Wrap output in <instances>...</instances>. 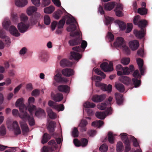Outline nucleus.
<instances>
[{"label": "nucleus", "mask_w": 152, "mask_h": 152, "mask_svg": "<svg viewBox=\"0 0 152 152\" xmlns=\"http://www.w3.org/2000/svg\"><path fill=\"white\" fill-rule=\"evenodd\" d=\"M87 45V42L85 40H82L81 43L80 47L76 46L73 47L72 50L74 51L70 52V58L71 59H74L75 60H78L81 58V55L78 53L82 51H83Z\"/></svg>", "instance_id": "1"}, {"label": "nucleus", "mask_w": 152, "mask_h": 152, "mask_svg": "<svg viewBox=\"0 0 152 152\" xmlns=\"http://www.w3.org/2000/svg\"><path fill=\"white\" fill-rule=\"evenodd\" d=\"M66 23L67 25L70 24L69 26L67 27V30L68 31L71 32L70 33V36L72 37L77 36L78 37H77L80 38V34L79 32H73L77 28L76 24L77 23L75 19L73 17L72 18L69 17L66 20Z\"/></svg>", "instance_id": "2"}, {"label": "nucleus", "mask_w": 152, "mask_h": 152, "mask_svg": "<svg viewBox=\"0 0 152 152\" xmlns=\"http://www.w3.org/2000/svg\"><path fill=\"white\" fill-rule=\"evenodd\" d=\"M140 17L139 15L135 16L133 19V23L134 25H138L141 29V28L145 27L148 24V22L145 20H140Z\"/></svg>", "instance_id": "3"}, {"label": "nucleus", "mask_w": 152, "mask_h": 152, "mask_svg": "<svg viewBox=\"0 0 152 152\" xmlns=\"http://www.w3.org/2000/svg\"><path fill=\"white\" fill-rule=\"evenodd\" d=\"M23 99L22 98H21L18 99L16 101L15 103V106L17 107H18L21 113L20 114L19 116L20 117V116L23 114L28 113L26 112V109L25 110V105L23 102Z\"/></svg>", "instance_id": "4"}, {"label": "nucleus", "mask_w": 152, "mask_h": 152, "mask_svg": "<svg viewBox=\"0 0 152 152\" xmlns=\"http://www.w3.org/2000/svg\"><path fill=\"white\" fill-rule=\"evenodd\" d=\"M35 99L33 97L31 96L29 97L28 99V105L26 107V110H28L31 115H32L36 109V107L34 105L31 104L34 102Z\"/></svg>", "instance_id": "5"}, {"label": "nucleus", "mask_w": 152, "mask_h": 152, "mask_svg": "<svg viewBox=\"0 0 152 152\" xmlns=\"http://www.w3.org/2000/svg\"><path fill=\"white\" fill-rule=\"evenodd\" d=\"M112 109L111 107L107 108L105 112H96L95 115L96 117L101 119H104L105 116L112 113Z\"/></svg>", "instance_id": "6"}, {"label": "nucleus", "mask_w": 152, "mask_h": 152, "mask_svg": "<svg viewBox=\"0 0 152 152\" xmlns=\"http://www.w3.org/2000/svg\"><path fill=\"white\" fill-rule=\"evenodd\" d=\"M20 118L25 120H28L29 125L31 126L35 124V121L33 116H30L28 114L25 113L21 115Z\"/></svg>", "instance_id": "7"}, {"label": "nucleus", "mask_w": 152, "mask_h": 152, "mask_svg": "<svg viewBox=\"0 0 152 152\" xmlns=\"http://www.w3.org/2000/svg\"><path fill=\"white\" fill-rule=\"evenodd\" d=\"M100 67L104 72H111L113 70V64L111 62L109 64L107 62H103L100 65Z\"/></svg>", "instance_id": "8"}, {"label": "nucleus", "mask_w": 152, "mask_h": 152, "mask_svg": "<svg viewBox=\"0 0 152 152\" xmlns=\"http://www.w3.org/2000/svg\"><path fill=\"white\" fill-rule=\"evenodd\" d=\"M73 142L75 145L77 147L82 146L85 147L88 144V140L85 138H82L80 140H78L77 139H75L73 140Z\"/></svg>", "instance_id": "9"}, {"label": "nucleus", "mask_w": 152, "mask_h": 152, "mask_svg": "<svg viewBox=\"0 0 152 152\" xmlns=\"http://www.w3.org/2000/svg\"><path fill=\"white\" fill-rule=\"evenodd\" d=\"M29 26L30 25L29 23H27L25 24L22 22L18 23L17 27L20 32L23 33L28 30Z\"/></svg>", "instance_id": "10"}, {"label": "nucleus", "mask_w": 152, "mask_h": 152, "mask_svg": "<svg viewBox=\"0 0 152 152\" xmlns=\"http://www.w3.org/2000/svg\"><path fill=\"white\" fill-rule=\"evenodd\" d=\"M48 104L52 108L58 111H62L64 109V106L63 104H60L56 105L55 103L52 101H49L48 102Z\"/></svg>", "instance_id": "11"}, {"label": "nucleus", "mask_w": 152, "mask_h": 152, "mask_svg": "<svg viewBox=\"0 0 152 152\" xmlns=\"http://www.w3.org/2000/svg\"><path fill=\"white\" fill-rule=\"evenodd\" d=\"M126 45V42L124 38L120 37H118L116 42L114 43V45L115 46L121 48L124 47Z\"/></svg>", "instance_id": "12"}, {"label": "nucleus", "mask_w": 152, "mask_h": 152, "mask_svg": "<svg viewBox=\"0 0 152 152\" xmlns=\"http://www.w3.org/2000/svg\"><path fill=\"white\" fill-rule=\"evenodd\" d=\"M12 125L14 134L15 135H18L20 134L21 133V131L17 122L16 121H14Z\"/></svg>", "instance_id": "13"}, {"label": "nucleus", "mask_w": 152, "mask_h": 152, "mask_svg": "<svg viewBox=\"0 0 152 152\" xmlns=\"http://www.w3.org/2000/svg\"><path fill=\"white\" fill-rule=\"evenodd\" d=\"M61 73L63 75L66 77H69L74 75V71L73 69L66 68L62 69Z\"/></svg>", "instance_id": "14"}, {"label": "nucleus", "mask_w": 152, "mask_h": 152, "mask_svg": "<svg viewBox=\"0 0 152 152\" xmlns=\"http://www.w3.org/2000/svg\"><path fill=\"white\" fill-rule=\"evenodd\" d=\"M106 96V95L104 94L100 95H95L93 96L92 100L95 102H100L105 98Z\"/></svg>", "instance_id": "15"}, {"label": "nucleus", "mask_w": 152, "mask_h": 152, "mask_svg": "<svg viewBox=\"0 0 152 152\" xmlns=\"http://www.w3.org/2000/svg\"><path fill=\"white\" fill-rule=\"evenodd\" d=\"M137 62L139 66L141 75H143L145 68L143 67V60L140 58H138L137 59Z\"/></svg>", "instance_id": "16"}, {"label": "nucleus", "mask_w": 152, "mask_h": 152, "mask_svg": "<svg viewBox=\"0 0 152 152\" xmlns=\"http://www.w3.org/2000/svg\"><path fill=\"white\" fill-rule=\"evenodd\" d=\"M20 124L23 134H25L29 132V128L26 122L21 121L20 122Z\"/></svg>", "instance_id": "17"}, {"label": "nucleus", "mask_w": 152, "mask_h": 152, "mask_svg": "<svg viewBox=\"0 0 152 152\" xmlns=\"http://www.w3.org/2000/svg\"><path fill=\"white\" fill-rule=\"evenodd\" d=\"M123 9V6L121 4H118L117 5L114 10L115 12L116 16L118 17H121L123 15L122 12Z\"/></svg>", "instance_id": "18"}, {"label": "nucleus", "mask_w": 152, "mask_h": 152, "mask_svg": "<svg viewBox=\"0 0 152 152\" xmlns=\"http://www.w3.org/2000/svg\"><path fill=\"white\" fill-rule=\"evenodd\" d=\"M60 66L63 67H71L73 64V63L66 59H62L60 62Z\"/></svg>", "instance_id": "19"}, {"label": "nucleus", "mask_w": 152, "mask_h": 152, "mask_svg": "<svg viewBox=\"0 0 152 152\" xmlns=\"http://www.w3.org/2000/svg\"><path fill=\"white\" fill-rule=\"evenodd\" d=\"M58 89L60 91L68 93L69 92L70 88L67 85H61L58 86Z\"/></svg>", "instance_id": "20"}, {"label": "nucleus", "mask_w": 152, "mask_h": 152, "mask_svg": "<svg viewBox=\"0 0 152 152\" xmlns=\"http://www.w3.org/2000/svg\"><path fill=\"white\" fill-rule=\"evenodd\" d=\"M115 96L117 104L118 105L122 104L124 100L122 94L116 93L115 94Z\"/></svg>", "instance_id": "21"}, {"label": "nucleus", "mask_w": 152, "mask_h": 152, "mask_svg": "<svg viewBox=\"0 0 152 152\" xmlns=\"http://www.w3.org/2000/svg\"><path fill=\"white\" fill-rule=\"evenodd\" d=\"M130 48L132 50H136L139 46V43L136 40L132 41L130 42L129 44Z\"/></svg>", "instance_id": "22"}, {"label": "nucleus", "mask_w": 152, "mask_h": 152, "mask_svg": "<svg viewBox=\"0 0 152 152\" xmlns=\"http://www.w3.org/2000/svg\"><path fill=\"white\" fill-rule=\"evenodd\" d=\"M81 41V39L79 37H77L71 39L69 41V43L71 46H74L79 45Z\"/></svg>", "instance_id": "23"}, {"label": "nucleus", "mask_w": 152, "mask_h": 152, "mask_svg": "<svg viewBox=\"0 0 152 152\" xmlns=\"http://www.w3.org/2000/svg\"><path fill=\"white\" fill-rule=\"evenodd\" d=\"M54 78L57 82L66 83L68 81L67 80L66 78L61 77L60 75L58 74H57L54 77Z\"/></svg>", "instance_id": "24"}, {"label": "nucleus", "mask_w": 152, "mask_h": 152, "mask_svg": "<svg viewBox=\"0 0 152 152\" xmlns=\"http://www.w3.org/2000/svg\"><path fill=\"white\" fill-rule=\"evenodd\" d=\"M134 33L136 36L140 39L142 38L145 35L144 30L143 28H141V30L139 31L134 30Z\"/></svg>", "instance_id": "25"}, {"label": "nucleus", "mask_w": 152, "mask_h": 152, "mask_svg": "<svg viewBox=\"0 0 152 152\" xmlns=\"http://www.w3.org/2000/svg\"><path fill=\"white\" fill-rule=\"evenodd\" d=\"M88 124L87 121L84 119H82L79 125V127L80 128V131L82 132H86L87 130L86 126Z\"/></svg>", "instance_id": "26"}, {"label": "nucleus", "mask_w": 152, "mask_h": 152, "mask_svg": "<svg viewBox=\"0 0 152 152\" xmlns=\"http://www.w3.org/2000/svg\"><path fill=\"white\" fill-rule=\"evenodd\" d=\"M115 3L114 2H110L104 4V9L107 11H110L114 7Z\"/></svg>", "instance_id": "27"}, {"label": "nucleus", "mask_w": 152, "mask_h": 152, "mask_svg": "<svg viewBox=\"0 0 152 152\" xmlns=\"http://www.w3.org/2000/svg\"><path fill=\"white\" fill-rule=\"evenodd\" d=\"M9 31L11 34L15 37H18L20 34L18 32L16 27L13 26H11L9 28Z\"/></svg>", "instance_id": "28"}, {"label": "nucleus", "mask_w": 152, "mask_h": 152, "mask_svg": "<svg viewBox=\"0 0 152 152\" xmlns=\"http://www.w3.org/2000/svg\"><path fill=\"white\" fill-rule=\"evenodd\" d=\"M35 115L38 118L41 117L42 116H45V113L44 110L40 108H39L38 109H35Z\"/></svg>", "instance_id": "29"}, {"label": "nucleus", "mask_w": 152, "mask_h": 152, "mask_svg": "<svg viewBox=\"0 0 152 152\" xmlns=\"http://www.w3.org/2000/svg\"><path fill=\"white\" fill-rule=\"evenodd\" d=\"M28 3L27 0H15V4L19 7H23Z\"/></svg>", "instance_id": "30"}, {"label": "nucleus", "mask_w": 152, "mask_h": 152, "mask_svg": "<svg viewBox=\"0 0 152 152\" xmlns=\"http://www.w3.org/2000/svg\"><path fill=\"white\" fill-rule=\"evenodd\" d=\"M119 80L121 82L126 85L129 84L131 82V79L126 76L121 77L119 78Z\"/></svg>", "instance_id": "31"}, {"label": "nucleus", "mask_w": 152, "mask_h": 152, "mask_svg": "<svg viewBox=\"0 0 152 152\" xmlns=\"http://www.w3.org/2000/svg\"><path fill=\"white\" fill-rule=\"evenodd\" d=\"M56 126V123L54 121H50L48 124V129L50 133H53L54 131V128Z\"/></svg>", "instance_id": "32"}, {"label": "nucleus", "mask_w": 152, "mask_h": 152, "mask_svg": "<svg viewBox=\"0 0 152 152\" xmlns=\"http://www.w3.org/2000/svg\"><path fill=\"white\" fill-rule=\"evenodd\" d=\"M63 98V94L60 93H58L54 95L53 97V99L56 102L61 101Z\"/></svg>", "instance_id": "33"}, {"label": "nucleus", "mask_w": 152, "mask_h": 152, "mask_svg": "<svg viewBox=\"0 0 152 152\" xmlns=\"http://www.w3.org/2000/svg\"><path fill=\"white\" fill-rule=\"evenodd\" d=\"M55 149L52 146H44L41 149L42 152H52Z\"/></svg>", "instance_id": "34"}, {"label": "nucleus", "mask_w": 152, "mask_h": 152, "mask_svg": "<svg viewBox=\"0 0 152 152\" xmlns=\"http://www.w3.org/2000/svg\"><path fill=\"white\" fill-rule=\"evenodd\" d=\"M51 136L47 133H45L42 136V143L44 144L47 142L51 138Z\"/></svg>", "instance_id": "35"}, {"label": "nucleus", "mask_w": 152, "mask_h": 152, "mask_svg": "<svg viewBox=\"0 0 152 152\" xmlns=\"http://www.w3.org/2000/svg\"><path fill=\"white\" fill-rule=\"evenodd\" d=\"M115 22L119 26L120 30H124L126 28V25L124 22L119 20H117L115 21Z\"/></svg>", "instance_id": "36"}, {"label": "nucleus", "mask_w": 152, "mask_h": 152, "mask_svg": "<svg viewBox=\"0 0 152 152\" xmlns=\"http://www.w3.org/2000/svg\"><path fill=\"white\" fill-rule=\"evenodd\" d=\"M67 16H64L59 22L58 24V28H61L63 27L64 26L65 24L66 17Z\"/></svg>", "instance_id": "37"}, {"label": "nucleus", "mask_w": 152, "mask_h": 152, "mask_svg": "<svg viewBox=\"0 0 152 152\" xmlns=\"http://www.w3.org/2000/svg\"><path fill=\"white\" fill-rule=\"evenodd\" d=\"M120 135H121V138L124 143H128V142H130L127 134L123 133L121 134Z\"/></svg>", "instance_id": "38"}, {"label": "nucleus", "mask_w": 152, "mask_h": 152, "mask_svg": "<svg viewBox=\"0 0 152 152\" xmlns=\"http://www.w3.org/2000/svg\"><path fill=\"white\" fill-rule=\"evenodd\" d=\"M54 7L52 6L46 7L44 9V12L46 13L50 14L52 13L54 10Z\"/></svg>", "instance_id": "39"}, {"label": "nucleus", "mask_w": 152, "mask_h": 152, "mask_svg": "<svg viewBox=\"0 0 152 152\" xmlns=\"http://www.w3.org/2000/svg\"><path fill=\"white\" fill-rule=\"evenodd\" d=\"M83 105L86 108H93L96 106V104L94 103L88 101L84 103Z\"/></svg>", "instance_id": "40"}, {"label": "nucleus", "mask_w": 152, "mask_h": 152, "mask_svg": "<svg viewBox=\"0 0 152 152\" xmlns=\"http://www.w3.org/2000/svg\"><path fill=\"white\" fill-rule=\"evenodd\" d=\"M37 10V8L33 6L28 8L27 9V14L29 15H31L34 12Z\"/></svg>", "instance_id": "41"}, {"label": "nucleus", "mask_w": 152, "mask_h": 152, "mask_svg": "<svg viewBox=\"0 0 152 152\" xmlns=\"http://www.w3.org/2000/svg\"><path fill=\"white\" fill-rule=\"evenodd\" d=\"M115 87L116 89L120 92H123L125 90L124 86L121 83H117L115 84Z\"/></svg>", "instance_id": "42"}, {"label": "nucleus", "mask_w": 152, "mask_h": 152, "mask_svg": "<svg viewBox=\"0 0 152 152\" xmlns=\"http://www.w3.org/2000/svg\"><path fill=\"white\" fill-rule=\"evenodd\" d=\"M108 139L109 142L111 144L114 143V137L112 132H109L107 134Z\"/></svg>", "instance_id": "43"}, {"label": "nucleus", "mask_w": 152, "mask_h": 152, "mask_svg": "<svg viewBox=\"0 0 152 152\" xmlns=\"http://www.w3.org/2000/svg\"><path fill=\"white\" fill-rule=\"evenodd\" d=\"M124 149V145L121 142L119 141L117 144V152H121Z\"/></svg>", "instance_id": "44"}, {"label": "nucleus", "mask_w": 152, "mask_h": 152, "mask_svg": "<svg viewBox=\"0 0 152 152\" xmlns=\"http://www.w3.org/2000/svg\"><path fill=\"white\" fill-rule=\"evenodd\" d=\"M116 69L117 71V75L120 76L122 75V72L123 67L121 65L118 64L116 66Z\"/></svg>", "instance_id": "45"}, {"label": "nucleus", "mask_w": 152, "mask_h": 152, "mask_svg": "<svg viewBox=\"0 0 152 152\" xmlns=\"http://www.w3.org/2000/svg\"><path fill=\"white\" fill-rule=\"evenodd\" d=\"M103 124V121L101 120L96 121L93 122L92 123V125L93 126L100 127Z\"/></svg>", "instance_id": "46"}, {"label": "nucleus", "mask_w": 152, "mask_h": 152, "mask_svg": "<svg viewBox=\"0 0 152 152\" xmlns=\"http://www.w3.org/2000/svg\"><path fill=\"white\" fill-rule=\"evenodd\" d=\"M47 112L49 117L52 119H54L56 117V114L53 112L51 109H48L47 110Z\"/></svg>", "instance_id": "47"}, {"label": "nucleus", "mask_w": 152, "mask_h": 152, "mask_svg": "<svg viewBox=\"0 0 152 152\" xmlns=\"http://www.w3.org/2000/svg\"><path fill=\"white\" fill-rule=\"evenodd\" d=\"M112 86L110 84L108 85V86L107 85L104 84L103 85L102 90L104 91H107L108 93L112 91Z\"/></svg>", "instance_id": "48"}, {"label": "nucleus", "mask_w": 152, "mask_h": 152, "mask_svg": "<svg viewBox=\"0 0 152 152\" xmlns=\"http://www.w3.org/2000/svg\"><path fill=\"white\" fill-rule=\"evenodd\" d=\"M63 12L60 10H58L56 12L54 13V17L55 19H58L61 17Z\"/></svg>", "instance_id": "49"}, {"label": "nucleus", "mask_w": 152, "mask_h": 152, "mask_svg": "<svg viewBox=\"0 0 152 152\" xmlns=\"http://www.w3.org/2000/svg\"><path fill=\"white\" fill-rule=\"evenodd\" d=\"M137 78H133L132 79L133 84L135 87H139L141 84V80L137 79Z\"/></svg>", "instance_id": "50"}, {"label": "nucleus", "mask_w": 152, "mask_h": 152, "mask_svg": "<svg viewBox=\"0 0 152 152\" xmlns=\"http://www.w3.org/2000/svg\"><path fill=\"white\" fill-rule=\"evenodd\" d=\"M48 144L50 145V146H53L55 149H56L58 147V145L56 143L55 140H51L49 141L48 142Z\"/></svg>", "instance_id": "51"}, {"label": "nucleus", "mask_w": 152, "mask_h": 152, "mask_svg": "<svg viewBox=\"0 0 152 152\" xmlns=\"http://www.w3.org/2000/svg\"><path fill=\"white\" fill-rule=\"evenodd\" d=\"M138 13L142 15H144L147 14V10L145 8L142 7L139 8L137 10Z\"/></svg>", "instance_id": "52"}, {"label": "nucleus", "mask_w": 152, "mask_h": 152, "mask_svg": "<svg viewBox=\"0 0 152 152\" xmlns=\"http://www.w3.org/2000/svg\"><path fill=\"white\" fill-rule=\"evenodd\" d=\"M11 23L10 20H5L2 23L4 28L6 30H8Z\"/></svg>", "instance_id": "53"}, {"label": "nucleus", "mask_w": 152, "mask_h": 152, "mask_svg": "<svg viewBox=\"0 0 152 152\" xmlns=\"http://www.w3.org/2000/svg\"><path fill=\"white\" fill-rule=\"evenodd\" d=\"M6 130L5 126L3 125H1L0 127V135L3 136L6 134Z\"/></svg>", "instance_id": "54"}, {"label": "nucleus", "mask_w": 152, "mask_h": 152, "mask_svg": "<svg viewBox=\"0 0 152 152\" xmlns=\"http://www.w3.org/2000/svg\"><path fill=\"white\" fill-rule=\"evenodd\" d=\"M0 37L4 39L8 45L10 44V38L8 37L0 34Z\"/></svg>", "instance_id": "55"}, {"label": "nucleus", "mask_w": 152, "mask_h": 152, "mask_svg": "<svg viewBox=\"0 0 152 152\" xmlns=\"http://www.w3.org/2000/svg\"><path fill=\"white\" fill-rule=\"evenodd\" d=\"M94 72L98 75H100L103 77V78H104L106 77L105 74L103 72L99 70L98 68L94 70Z\"/></svg>", "instance_id": "56"}, {"label": "nucleus", "mask_w": 152, "mask_h": 152, "mask_svg": "<svg viewBox=\"0 0 152 152\" xmlns=\"http://www.w3.org/2000/svg\"><path fill=\"white\" fill-rule=\"evenodd\" d=\"M130 139L133 142L134 146L137 147L139 146L137 140L134 137L132 136H130Z\"/></svg>", "instance_id": "57"}, {"label": "nucleus", "mask_w": 152, "mask_h": 152, "mask_svg": "<svg viewBox=\"0 0 152 152\" xmlns=\"http://www.w3.org/2000/svg\"><path fill=\"white\" fill-rule=\"evenodd\" d=\"M99 149L102 152H106L108 149L107 145L105 144H104L100 146Z\"/></svg>", "instance_id": "58"}, {"label": "nucleus", "mask_w": 152, "mask_h": 152, "mask_svg": "<svg viewBox=\"0 0 152 152\" xmlns=\"http://www.w3.org/2000/svg\"><path fill=\"white\" fill-rule=\"evenodd\" d=\"M47 53L44 52L43 53L40 57V59L42 61L44 62H46L47 60Z\"/></svg>", "instance_id": "59"}, {"label": "nucleus", "mask_w": 152, "mask_h": 152, "mask_svg": "<svg viewBox=\"0 0 152 152\" xmlns=\"http://www.w3.org/2000/svg\"><path fill=\"white\" fill-rule=\"evenodd\" d=\"M44 23L46 25H49L50 23V17L47 15H45L44 17Z\"/></svg>", "instance_id": "60"}, {"label": "nucleus", "mask_w": 152, "mask_h": 152, "mask_svg": "<svg viewBox=\"0 0 152 152\" xmlns=\"http://www.w3.org/2000/svg\"><path fill=\"white\" fill-rule=\"evenodd\" d=\"M20 18L21 21L26 22L28 19L27 16L24 14L22 13L20 15Z\"/></svg>", "instance_id": "61"}, {"label": "nucleus", "mask_w": 152, "mask_h": 152, "mask_svg": "<svg viewBox=\"0 0 152 152\" xmlns=\"http://www.w3.org/2000/svg\"><path fill=\"white\" fill-rule=\"evenodd\" d=\"M130 72L129 69L128 67L125 66L123 67V69L122 71V75H128L129 74Z\"/></svg>", "instance_id": "62"}, {"label": "nucleus", "mask_w": 152, "mask_h": 152, "mask_svg": "<svg viewBox=\"0 0 152 152\" xmlns=\"http://www.w3.org/2000/svg\"><path fill=\"white\" fill-rule=\"evenodd\" d=\"M107 106L105 103H102L97 105V108L100 110H104L105 109Z\"/></svg>", "instance_id": "63"}, {"label": "nucleus", "mask_w": 152, "mask_h": 152, "mask_svg": "<svg viewBox=\"0 0 152 152\" xmlns=\"http://www.w3.org/2000/svg\"><path fill=\"white\" fill-rule=\"evenodd\" d=\"M130 61V60L129 58H123L121 60V63L124 65L128 64Z\"/></svg>", "instance_id": "64"}]
</instances>
